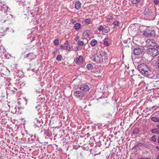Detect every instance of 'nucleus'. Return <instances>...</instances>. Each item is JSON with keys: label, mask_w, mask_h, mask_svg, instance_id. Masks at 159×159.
Segmentation results:
<instances>
[{"label": "nucleus", "mask_w": 159, "mask_h": 159, "mask_svg": "<svg viewBox=\"0 0 159 159\" xmlns=\"http://www.w3.org/2000/svg\"><path fill=\"white\" fill-rule=\"evenodd\" d=\"M158 49L154 48H150L148 49V54L152 56L156 57L159 54Z\"/></svg>", "instance_id": "f257e3e1"}, {"label": "nucleus", "mask_w": 159, "mask_h": 159, "mask_svg": "<svg viewBox=\"0 0 159 159\" xmlns=\"http://www.w3.org/2000/svg\"><path fill=\"white\" fill-rule=\"evenodd\" d=\"M138 69L142 74H143L146 70H148V66L146 64L144 63L139 65L138 66Z\"/></svg>", "instance_id": "f03ea898"}, {"label": "nucleus", "mask_w": 159, "mask_h": 159, "mask_svg": "<svg viewBox=\"0 0 159 159\" xmlns=\"http://www.w3.org/2000/svg\"><path fill=\"white\" fill-rule=\"evenodd\" d=\"M143 47L135 48L134 50V53L135 55H139L142 54L144 51V49Z\"/></svg>", "instance_id": "7ed1b4c3"}, {"label": "nucleus", "mask_w": 159, "mask_h": 159, "mask_svg": "<svg viewBox=\"0 0 159 159\" xmlns=\"http://www.w3.org/2000/svg\"><path fill=\"white\" fill-rule=\"evenodd\" d=\"M93 57L94 60L97 63L102 62L103 60L102 56L100 53H97L95 54Z\"/></svg>", "instance_id": "20e7f679"}, {"label": "nucleus", "mask_w": 159, "mask_h": 159, "mask_svg": "<svg viewBox=\"0 0 159 159\" xmlns=\"http://www.w3.org/2000/svg\"><path fill=\"white\" fill-rule=\"evenodd\" d=\"M149 10L148 7H146L143 12L144 17L146 20H150L151 19L149 14Z\"/></svg>", "instance_id": "39448f33"}, {"label": "nucleus", "mask_w": 159, "mask_h": 159, "mask_svg": "<svg viewBox=\"0 0 159 159\" xmlns=\"http://www.w3.org/2000/svg\"><path fill=\"white\" fill-rule=\"evenodd\" d=\"M85 92L81 91H75L74 95L75 96L78 98H81L85 94Z\"/></svg>", "instance_id": "423d86ee"}, {"label": "nucleus", "mask_w": 159, "mask_h": 159, "mask_svg": "<svg viewBox=\"0 0 159 159\" xmlns=\"http://www.w3.org/2000/svg\"><path fill=\"white\" fill-rule=\"evenodd\" d=\"M144 34L146 36L155 37L156 35L155 31L154 30H151V31H149L148 32H144Z\"/></svg>", "instance_id": "0eeeda50"}, {"label": "nucleus", "mask_w": 159, "mask_h": 159, "mask_svg": "<svg viewBox=\"0 0 159 159\" xmlns=\"http://www.w3.org/2000/svg\"><path fill=\"white\" fill-rule=\"evenodd\" d=\"M89 89V86L85 84L82 85L80 88V89L84 92L85 91H88Z\"/></svg>", "instance_id": "6e6552de"}, {"label": "nucleus", "mask_w": 159, "mask_h": 159, "mask_svg": "<svg viewBox=\"0 0 159 159\" xmlns=\"http://www.w3.org/2000/svg\"><path fill=\"white\" fill-rule=\"evenodd\" d=\"M83 58L82 56H80L77 58L75 60V63L77 64H80L83 63Z\"/></svg>", "instance_id": "1a4fd4ad"}, {"label": "nucleus", "mask_w": 159, "mask_h": 159, "mask_svg": "<svg viewBox=\"0 0 159 159\" xmlns=\"http://www.w3.org/2000/svg\"><path fill=\"white\" fill-rule=\"evenodd\" d=\"M148 78L154 79H159V74H154L151 72Z\"/></svg>", "instance_id": "9d476101"}, {"label": "nucleus", "mask_w": 159, "mask_h": 159, "mask_svg": "<svg viewBox=\"0 0 159 159\" xmlns=\"http://www.w3.org/2000/svg\"><path fill=\"white\" fill-rule=\"evenodd\" d=\"M81 4L79 1H77L75 2V8L77 10H79L81 7Z\"/></svg>", "instance_id": "9b49d317"}, {"label": "nucleus", "mask_w": 159, "mask_h": 159, "mask_svg": "<svg viewBox=\"0 0 159 159\" xmlns=\"http://www.w3.org/2000/svg\"><path fill=\"white\" fill-rule=\"evenodd\" d=\"M110 39L109 38H106L104 40V45L107 46H108L110 45V44L108 43V41H109Z\"/></svg>", "instance_id": "f8f14e48"}, {"label": "nucleus", "mask_w": 159, "mask_h": 159, "mask_svg": "<svg viewBox=\"0 0 159 159\" xmlns=\"http://www.w3.org/2000/svg\"><path fill=\"white\" fill-rule=\"evenodd\" d=\"M151 73V72L148 69V70H146L143 74H144L146 76L148 77Z\"/></svg>", "instance_id": "ddd939ff"}, {"label": "nucleus", "mask_w": 159, "mask_h": 159, "mask_svg": "<svg viewBox=\"0 0 159 159\" xmlns=\"http://www.w3.org/2000/svg\"><path fill=\"white\" fill-rule=\"evenodd\" d=\"M83 36L85 39H87L89 38V35L87 32V31H85L83 33Z\"/></svg>", "instance_id": "4468645a"}, {"label": "nucleus", "mask_w": 159, "mask_h": 159, "mask_svg": "<svg viewBox=\"0 0 159 159\" xmlns=\"http://www.w3.org/2000/svg\"><path fill=\"white\" fill-rule=\"evenodd\" d=\"M151 132L154 134H159V130L157 129H154L152 130Z\"/></svg>", "instance_id": "2eb2a0df"}, {"label": "nucleus", "mask_w": 159, "mask_h": 159, "mask_svg": "<svg viewBox=\"0 0 159 159\" xmlns=\"http://www.w3.org/2000/svg\"><path fill=\"white\" fill-rule=\"evenodd\" d=\"M97 43V41L95 39H93L91 42L90 44L92 46H95Z\"/></svg>", "instance_id": "dca6fc26"}, {"label": "nucleus", "mask_w": 159, "mask_h": 159, "mask_svg": "<svg viewBox=\"0 0 159 159\" xmlns=\"http://www.w3.org/2000/svg\"><path fill=\"white\" fill-rule=\"evenodd\" d=\"M80 24L79 23H76L74 25V27L76 30H78L80 27Z\"/></svg>", "instance_id": "f3484780"}, {"label": "nucleus", "mask_w": 159, "mask_h": 159, "mask_svg": "<svg viewBox=\"0 0 159 159\" xmlns=\"http://www.w3.org/2000/svg\"><path fill=\"white\" fill-rule=\"evenodd\" d=\"M151 120L154 122H159L158 118L156 117H153L151 118Z\"/></svg>", "instance_id": "a211bd4d"}, {"label": "nucleus", "mask_w": 159, "mask_h": 159, "mask_svg": "<svg viewBox=\"0 0 159 159\" xmlns=\"http://www.w3.org/2000/svg\"><path fill=\"white\" fill-rule=\"evenodd\" d=\"M103 30L105 33H107L109 32L110 30L109 27H106L105 28H104Z\"/></svg>", "instance_id": "6ab92c4d"}, {"label": "nucleus", "mask_w": 159, "mask_h": 159, "mask_svg": "<svg viewBox=\"0 0 159 159\" xmlns=\"http://www.w3.org/2000/svg\"><path fill=\"white\" fill-rule=\"evenodd\" d=\"M157 136L155 135L153 136L150 139L151 140L153 141V142H156L157 139Z\"/></svg>", "instance_id": "aec40b11"}, {"label": "nucleus", "mask_w": 159, "mask_h": 159, "mask_svg": "<svg viewBox=\"0 0 159 159\" xmlns=\"http://www.w3.org/2000/svg\"><path fill=\"white\" fill-rule=\"evenodd\" d=\"M77 43L78 45L80 46H83L84 44V43L83 41L80 40H79L78 41Z\"/></svg>", "instance_id": "412c9836"}, {"label": "nucleus", "mask_w": 159, "mask_h": 159, "mask_svg": "<svg viewBox=\"0 0 159 159\" xmlns=\"http://www.w3.org/2000/svg\"><path fill=\"white\" fill-rule=\"evenodd\" d=\"M98 30L100 32L101 31H103L104 28L102 25H100L98 28Z\"/></svg>", "instance_id": "4be33fe9"}, {"label": "nucleus", "mask_w": 159, "mask_h": 159, "mask_svg": "<svg viewBox=\"0 0 159 159\" xmlns=\"http://www.w3.org/2000/svg\"><path fill=\"white\" fill-rule=\"evenodd\" d=\"M68 46H64L62 45L60 46V49L62 50H67Z\"/></svg>", "instance_id": "5701e85b"}, {"label": "nucleus", "mask_w": 159, "mask_h": 159, "mask_svg": "<svg viewBox=\"0 0 159 159\" xmlns=\"http://www.w3.org/2000/svg\"><path fill=\"white\" fill-rule=\"evenodd\" d=\"M62 56L61 55H58L56 57V60L58 61H61L62 59Z\"/></svg>", "instance_id": "b1692460"}, {"label": "nucleus", "mask_w": 159, "mask_h": 159, "mask_svg": "<svg viewBox=\"0 0 159 159\" xmlns=\"http://www.w3.org/2000/svg\"><path fill=\"white\" fill-rule=\"evenodd\" d=\"M156 66L157 68H159V57H158L156 63Z\"/></svg>", "instance_id": "393cba45"}, {"label": "nucleus", "mask_w": 159, "mask_h": 159, "mask_svg": "<svg viewBox=\"0 0 159 159\" xmlns=\"http://www.w3.org/2000/svg\"><path fill=\"white\" fill-rule=\"evenodd\" d=\"M92 66H93L91 64H88L87 66V68L89 70L92 69L93 68L92 67Z\"/></svg>", "instance_id": "a878e982"}, {"label": "nucleus", "mask_w": 159, "mask_h": 159, "mask_svg": "<svg viewBox=\"0 0 159 159\" xmlns=\"http://www.w3.org/2000/svg\"><path fill=\"white\" fill-rule=\"evenodd\" d=\"M59 40L58 39H55L54 41V44L55 45H58L59 44Z\"/></svg>", "instance_id": "bb28decb"}, {"label": "nucleus", "mask_w": 159, "mask_h": 159, "mask_svg": "<svg viewBox=\"0 0 159 159\" xmlns=\"http://www.w3.org/2000/svg\"><path fill=\"white\" fill-rule=\"evenodd\" d=\"M140 0H131L132 2L134 4H136L140 2Z\"/></svg>", "instance_id": "cd10ccee"}, {"label": "nucleus", "mask_w": 159, "mask_h": 159, "mask_svg": "<svg viewBox=\"0 0 159 159\" xmlns=\"http://www.w3.org/2000/svg\"><path fill=\"white\" fill-rule=\"evenodd\" d=\"M85 22L88 24H89L91 22V20L89 19H87L85 20Z\"/></svg>", "instance_id": "c85d7f7f"}, {"label": "nucleus", "mask_w": 159, "mask_h": 159, "mask_svg": "<svg viewBox=\"0 0 159 159\" xmlns=\"http://www.w3.org/2000/svg\"><path fill=\"white\" fill-rule=\"evenodd\" d=\"M143 145V144L141 143H138L135 146V147H139V146H141Z\"/></svg>", "instance_id": "c756f323"}, {"label": "nucleus", "mask_w": 159, "mask_h": 159, "mask_svg": "<svg viewBox=\"0 0 159 159\" xmlns=\"http://www.w3.org/2000/svg\"><path fill=\"white\" fill-rule=\"evenodd\" d=\"M113 23L115 26H118V25L119 23L117 21H115Z\"/></svg>", "instance_id": "7c9ffc66"}, {"label": "nucleus", "mask_w": 159, "mask_h": 159, "mask_svg": "<svg viewBox=\"0 0 159 159\" xmlns=\"http://www.w3.org/2000/svg\"><path fill=\"white\" fill-rule=\"evenodd\" d=\"M154 3L155 4L157 5L159 4V0H155L154 1Z\"/></svg>", "instance_id": "2f4dec72"}, {"label": "nucleus", "mask_w": 159, "mask_h": 159, "mask_svg": "<svg viewBox=\"0 0 159 159\" xmlns=\"http://www.w3.org/2000/svg\"><path fill=\"white\" fill-rule=\"evenodd\" d=\"M138 159H151L150 158H147L146 157L142 158V157H139Z\"/></svg>", "instance_id": "473e14b6"}, {"label": "nucleus", "mask_w": 159, "mask_h": 159, "mask_svg": "<svg viewBox=\"0 0 159 159\" xmlns=\"http://www.w3.org/2000/svg\"><path fill=\"white\" fill-rule=\"evenodd\" d=\"M79 36H76L75 38V40H76V41H77L79 39Z\"/></svg>", "instance_id": "72a5a7b5"}, {"label": "nucleus", "mask_w": 159, "mask_h": 159, "mask_svg": "<svg viewBox=\"0 0 159 159\" xmlns=\"http://www.w3.org/2000/svg\"><path fill=\"white\" fill-rule=\"evenodd\" d=\"M69 44V43L68 42V41H66V43H65V44L67 45V46H68V45Z\"/></svg>", "instance_id": "f704fd0d"}, {"label": "nucleus", "mask_w": 159, "mask_h": 159, "mask_svg": "<svg viewBox=\"0 0 159 159\" xmlns=\"http://www.w3.org/2000/svg\"><path fill=\"white\" fill-rule=\"evenodd\" d=\"M71 22L72 23H74L75 22V20H74L73 19H72L71 20Z\"/></svg>", "instance_id": "c9c22d12"}, {"label": "nucleus", "mask_w": 159, "mask_h": 159, "mask_svg": "<svg viewBox=\"0 0 159 159\" xmlns=\"http://www.w3.org/2000/svg\"><path fill=\"white\" fill-rule=\"evenodd\" d=\"M157 142H158V144H159V137H158V138Z\"/></svg>", "instance_id": "e433bc0d"}, {"label": "nucleus", "mask_w": 159, "mask_h": 159, "mask_svg": "<svg viewBox=\"0 0 159 159\" xmlns=\"http://www.w3.org/2000/svg\"><path fill=\"white\" fill-rule=\"evenodd\" d=\"M156 148L159 150V147L157 146Z\"/></svg>", "instance_id": "4c0bfd02"}, {"label": "nucleus", "mask_w": 159, "mask_h": 159, "mask_svg": "<svg viewBox=\"0 0 159 159\" xmlns=\"http://www.w3.org/2000/svg\"><path fill=\"white\" fill-rule=\"evenodd\" d=\"M68 46V48H69V49H68V50H69V49H70V46Z\"/></svg>", "instance_id": "58836bf2"}, {"label": "nucleus", "mask_w": 159, "mask_h": 159, "mask_svg": "<svg viewBox=\"0 0 159 159\" xmlns=\"http://www.w3.org/2000/svg\"><path fill=\"white\" fill-rule=\"evenodd\" d=\"M18 1L21 2L22 1L21 0H18Z\"/></svg>", "instance_id": "ea45409f"}, {"label": "nucleus", "mask_w": 159, "mask_h": 159, "mask_svg": "<svg viewBox=\"0 0 159 159\" xmlns=\"http://www.w3.org/2000/svg\"><path fill=\"white\" fill-rule=\"evenodd\" d=\"M157 159H159V155L157 156Z\"/></svg>", "instance_id": "a19ab883"}, {"label": "nucleus", "mask_w": 159, "mask_h": 159, "mask_svg": "<svg viewBox=\"0 0 159 159\" xmlns=\"http://www.w3.org/2000/svg\"><path fill=\"white\" fill-rule=\"evenodd\" d=\"M76 48H77L76 50H77L78 49V48L76 47Z\"/></svg>", "instance_id": "79ce46f5"}, {"label": "nucleus", "mask_w": 159, "mask_h": 159, "mask_svg": "<svg viewBox=\"0 0 159 159\" xmlns=\"http://www.w3.org/2000/svg\"><path fill=\"white\" fill-rule=\"evenodd\" d=\"M158 118L159 122V117H158Z\"/></svg>", "instance_id": "37998d69"}]
</instances>
